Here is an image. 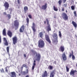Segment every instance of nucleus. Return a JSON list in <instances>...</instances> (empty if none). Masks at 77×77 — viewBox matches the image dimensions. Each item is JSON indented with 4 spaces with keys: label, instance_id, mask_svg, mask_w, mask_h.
Listing matches in <instances>:
<instances>
[{
    "label": "nucleus",
    "instance_id": "7ed1b4c3",
    "mask_svg": "<svg viewBox=\"0 0 77 77\" xmlns=\"http://www.w3.org/2000/svg\"><path fill=\"white\" fill-rule=\"evenodd\" d=\"M46 20L47 22V24L48 25V26L46 27L47 28L46 30L48 31V32H49V31H51V27H50V24H49V21H48V19L47 18Z\"/></svg>",
    "mask_w": 77,
    "mask_h": 77
},
{
    "label": "nucleus",
    "instance_id": "58836bf2",
    "mask_svg": "<svg viewBox=\"0 0 77 77\" xmlns=\"http://www.w3.org/2000/svg\"><path fill=\"white\" fill-rule=\"evenodd\" d=\"M71 8L72 10H74V9H75V8L73 5L71 6Z\"/></svg>",
    "mask_w": 77,
    "mask_h": 77
},
{
    "label": "nucleus",
    "instance_id": "f03ea898",
    "mask_svg": "<svg viewBox=\"0 0 77 77\" xmlns=\"http://www.w3.org/2000/svg\"><path fill=\"white\" fill-rule=\"evenodd\" d=\"M45 46L44 41L42 39H40L38 42V47L39 48H43Z\"/></svg>",
    "mask_w": 77,
    "mask_h": 77
},
{
    "label": "nucleus",
    "instance_id": "e433bc0d",
    "mask_svg": "<svg viewBox=\"0 0 77 77\" xmlns=\"http://www.w3.org/2000/svg\"><path fill=\"white\" fill-rule=\"evenodd\" d=\"M62 0H60L58 1V3L60 5H61V4L62 3Z\"/></svg>",
    "mask_w": 77,
    "mask_h": 77
},
{
    "label": "nucleus",
    "instance_id": "4c0bfd02",
    "mask_svg": "<svg viewBox=\"0 0 77 77\" xmlns=\"http://www.w3.org/2000/svg\"><path fill=\"white\" fill-rule=\"evenodd\" d=\"M73 13L74 14V15L75 17H77V13H76V11H75Z\"/></svg>",
    "mask_w": 77,
    "mask_h": 77
},
{
    "label": "nucleus",
    "instance_id": "37998d69",
    "mask_svg": "<svg viewBox=\"0 0 77 77\" xmlns=\"http://www.w3.org/2000/svg\"><path fill=\"white\" fill-rule=\"evenodd\" d=\"M1 72H4V69L3 68L1 69Z\"/></svg>",
    "mask_w": 77,
    "mask_h": 77
},
{
    "label": "nucleus",
    "instance_id": "c9c22d12",
    "mask_svg": "<svg viewBox=\"0 0 77 77\" xmlns=\"http://www.w3.org/2000/svg\"><path fill=\"white\" fill-rule=\"evenodd\" d=\"M7 15L8 18H9V19H11V15L10 14H7Z\"/></svg>",
    "mask_w": 77,
    "mask_h": 77
},
{
    "label": "nucleus",
    "instance_id": "393cba45",
    "mask_svg": "<svg viewBox=\"0 0 77 77\" xmlns=\"http://www.w3.org/2000/svg\"><path fill=\"white\" fill-rule=\"evenodd\" d=\"M53 9L54 11H58V8H57V7H56L55 6H53Z\"/></svg>",
    "mask_w": 77,
    "mask_h": 77
},
{
    "label": "nucleus",
    "instance_id": "473e14b6",
    "mask_svg": "<svg viewBox=\"0 0 77 77\" xmlns=\"http://www.w3.org/2000/svg\"><path fill=\"white\" fill-rule=\"evenodd\" d=\"M5 42V45L7 46H8V45H9V43H8V41H6Z\"/></svg>",
    "mask_w": 77,
    "mask_h": 77
},
{
    "label": "nucleus",
    "instance_id": "c03bdc74",
    "mask_svg": "<svg viewBox=\"0 0 77 77\" xmlns=\"http://www.w3.org/2000/svg\"><path fill=\"white\" fill-rule=\"evenodd\" d=\"M64 10H65V9L64 8V7H63L62 8L61 11L63 12L64 11Z\"/></svg>",
    "mask_w": 77,
    "mask_h": 77
},
{
    "label": "nucleus",
    "instance_id": "ea45409f",
    "mask_svg": "<svg viewBox=\"0 0 77 77\" xmlns=\"http://www.w3.org/2000/svg\"><path fill=\"white\" fill-rule=\"evenodd\" d=\"M28 17L30 19H32V15L31 14H29L28 15Z\"/></svg>",
    "mask_w": 77,
    "mask_h": 77
},
{
    "label": "nucleus",
    "instance_id": "f257e3e1",
    "mask_svg": "<svg viewBox=\"0 0 77 77\" xmlns=\"http://www.w3.org/2000/svg\"><path fill=\"white\" fill-rule=\"evenodd\" d=\"M32 52L33 53L34 56L35 54V58H36L35 60L38 62H39L41 60V54L39 53H37L36 52L34 51H32Z\"/></svg>",
    "mask_w": 77,
    "mask_h": 77
},
{
    "label": "nucleus",
    "instance_id": "de8ad7c7",
    "mask_svg": "<svg viewBox=\"0 0 77 77\" xmlns=\"http://www.w3.org/2000/svg\"><path fill=\"white\" fill-rule=\"evenodd\" d=\"M64 5V6L65 7H66V6H67V4H65Z\"/></svg>",
    "mask_w": 77,
    "mask_h": 77
},
{
    "label": "nucleus",
    "instance_id": "ddd939ff",
    "mask_svg": "<svg viewBox=\"0 0 77 77\" xmlns=\"http://www.w3.org/2000/svg\"><path fill=\"white\" fill-rule=\"evenodd\" d=\"M47 8V4L46 3L45 5H43L42 6V7H40V8L43 10H45Z\"/></svg>",
    "mask_w": 77,
    "mask_h": 77
},
{
    "label": "nucleus",
    "instance_id": "6ab92c4d",
    "mask_svg": "<svg viewBox=\"0 0 77 77\" xmlns=\"http://www.w3.org/2000/svg\"><path fill=\"white\" fill-rule=\"evenodd\" d=\"M32 65L33 66L32 67V70H34V69H35V67L36 66V60H34V63L32 64Z\"/></svg>",
    "mask_w": 77,
    "mask_h": 77
},
{
    "label": "nucleus",
    "instance_id": "5701e85b",
    "mask_svg": "<svg viewBox=\"0 0 77 77\" xmlns=\"http://www.w3.org/2000/svg\"><path fill=\"white\" fill-rule=\"evenodd\" d=\"M26 72L23 71V72H21L22 73V75H25L26 74H28L29 72V70L28 69H26Z\"/></svg>",
    "mask_w": 77,
    "mask_h": 77
},
{
    "label": "nucleus",
    "instance_id": "6e6552de",
    "mask_svg": "<svg viewBox=\"0 0 77 77\" xmlns=\"http://www.w3.org/2000/svg\"><path fill=\"white\" fill-rule=\"evenodd\" d=\"M62 15L63 18L64 20H68V17L67 14H66L65 13L63 12Z\"/></svg>",
    "mask_w": 77,
    "mask_h": 77
},
{
    "label": "nucleus",
    "instance_id": "5fc2aeb1",
    "mask_svg": "<svg viewBox=\"0 0 77 77\" xmlns=\"http://www.w3.org/2000/svg\"><path fill=\"white\" fill-rule=\"evenodd\" d=\"M25 77H29V75H27Z\"/></svg>",
    "mask_w": 77,
    "mask_h": 77
},
{
    "label": "nucleus",
    "instance_id": "a211bd4d",
    "mask_svg": "<svg viewBox=\"0 0 77 77\" xmlns=\"http://www.w3.org/2000/svg\"><path fill=\"white\" fill-rule=\"evenodd\" d=\"M23 30H24V26L23 25L20 29V32H23Z\"/></svg>",
    "mask_w": 77,
    "mask_h": 77
},
{
    "label": "nucleus",
    "instance_id": "49530a36",
    "mask_svg": "<svg viewBox=\"0 0 77 77\" xmlns=\"http://www.w3.org/2000/svg\"><path fill=\"white\" fill-rule=\"evenodd\" d=\"M4 40L5 42H6V41H7V40H6V38H4Z\"/></svg>",
    "mask_w": 77,
    "mask_h": 77
},
{
    "label": "nucleus",
    "instance_id": "9d476101",
    "mask_svg": "<svg viewBox=\"0 0 77 77\" xmlns=\"http://www.w3.org/2000/svg\"><path fill=\"white\" fill-rule=\"evenodd\" d=\"M56 73V70L54 69L51 72L49 77H54Z\"/></svg>",
    "mask_w": 77,
    "mask_h": 77
},
{
    "label": "nucleus",
    "instance_id": "2f4dec72",
    "mask_svg": "<svg viewBox=\"0 0 77 77\" xmlns=\"http://www.w3.org/2000/svg\"><path fill=\"white\" fill-rule=\"evenodd\" d=\"M17 2L19 5H20V4H21V3H22V2H21V1H20V0H17Z\"/></svg>",
    "mask_w": 77,
    "mask_h": 77
},
{
    "label": "nucleus",
    "instance_id": "dca6fc26",
    "mask_svg": "<svg viewBox=\"0 0 77 77\" xmlns=\"http://www.w3.org/2000/svg\"><path fill=\"white\" fill-rule=\"evenodd\" d=\"M11 77H16L17 75H16V73L15 72H11Z\"/></svg>",
    "mask_w": 77,
    "mask_h": 77
},
{
    "label": "nucleus",
    "instance_id": "13d9d810",
    "mask_svg": "<svg viewBox=\"0 0 77 77\" xmlns=\"http://www.w3.org/2000/svg\"><path fill=\"white\" fill-rule=\"evenodd\" d=\"M54 63H56V61H54Z\"/></svg>",
    "mask_w": 77,
    "mask_h": 77
},
{
    "label": "nucleus",
    "instance_id": "3c124183",
    "mask_svg": "<svg viewBox=\"0 0 77 77\" xmlns=\"http://www.w3.org/2000/svg\"><path fill=\"white\" fill-rule=\"evenodd\" d=\"M3 15H6V13L5 12H4L3 14Z\"/></svg>",
    "mask_w": 77,
    "mask_h": 77
},
{
    "label": "nucleus",
    "instance_id": "412c9836",
    "mask_svg": "<svg viewBox=\"0 0 77 77\" xmlns=\"http://www.w3.org/2000/svg\"><path fill=\"white\" fill-rule=\"evenodd\" d=\"M60 50L61 51L63 52L65 51V47L63 46H61L60 48Z\"/></svg>",
    "mask_w": 77,
    "mask_h": 77
},
{
    "label": "nucleus",
    "instance_id": "09e8293b",
    "mask_svg": "<svg viewBox=\"0 0 77 77\" xmlns=\"http://www.w3.org/2000/svg\"><path fill=\"white\" fill-rule=\"evenodd\" d=\"M26 54H24V56L25 57H26Z\"/></svg>",
    "mask_w": 77,
    "mask_h": 77
},
{
    "label": "nucleus",
    "instance_id": "4be33fe9",
    "mask_svg": "<svg viewBox=\"0 0 77 77\" xmlns=\"http://www.w3.org/2000/svg\"><path fill=\"white\" fill-rule=\"evenodd\" d=\"M72 24H73V26H74V27L75 28H76L77 27V23H76L74 21H72Z\"/></svg>",
    "mask_w": 77,
    "mask_h": 77
},
{
    "label": "nucleus",
    "instance_id": "6e6d98bb",
    "mask_svg": "<svg viewBox=\"0 0 77 77\" xmlns=\"http://www.w3.org/2000/svg\"><path fill=\"white\" fill-rule=\"evenodd\" d=\"M21 74H20V73H19V76H20V75H21Z\"/></svg>",
    "mask_w": 77,
    "mask_h": 77
},
{
    "label": "nucleus",
    "instance_id": "052dcab7",
    "mask_svg": "<svg viewBox=\"0 0 77 77\" xmlns=\"http://www.w3.org/2000/svg\"><path fill=\"white\" fill-rule=\"evenodd\" d=\"M44 33H45V31H44Z\"/></svg>",
    "mask_w": 77,
    "mask_h": 77
},
{
    "label": "nucleus",
    "instance_id": "0eeeda50",
    "mask_svg": "<svg viewBox=\"0 0 77 77\" xmlns=\"http://www.w3.org/2000/svg\"><path fill=\"white\" fill-rule=\"evenodd\" d=\"M12 40L13 44L15 45L17 43L18 38L17 36H15L12 38Z\"/></svg>",
    "mask_w": 77,
    "mask_h": 77
},
{
    "label": "nucleus",
    "instance_id": "423d86ee",
    "mask_svg": "<svg viewBox=\"0 0 77 77\" xmlns=\"http://www.w3.org/2000/svg\"><path fill=\"white\" fill-rule=\"evenodd\" d=\"M45 39L46 41L49 43V44H51V40L50 39V37L49 35H48L47 34H46L45 35Z\"/></svg>",
    "mask_w": 77,
    "mask_h": 77
},
{
    "label": "nucleus",
    "instance_id": "72a5a7b5",
    "mask_svg": "<svg viewBox=\"0 0 77 77\" xmlns=\"http://www.w3.org/2000/svg\"><path fill=\"white\" fill-rule=\"evenodd\" d=\"M66 68L67 72H68L69 70V69L68 68V67L67 66H66Z\"/></svg>",
    "mask_w": 77,
    "mask_h": 77
},
{
    "label": "nucleus",
    "instance_id": "864d4df0",
    "mask_svg": "<svg viewBox=\"0 0 77 77\" xmlns=\"http://www.w3.org/2000/svg\"><path fill=\"white\" fill-rule=\"evenodd\" d=\"M9 11H12V8H11L9 9Z\"/></svg>",
    "mask_w": 77,
    "mask_h": 77
},
{
    "label": "nucleus",
    "instance_id": "1a4fd4ad",
    "mask_svg": "<svg viewBox=\"0 0 77 77\" xmlns=\"http://www.w3.org/2000/svg\"><path fill=\"white\" fill-rule=\"evenodd\" d=\"M4 6L5 8V10H8L9 7V4L7 2H5L4 4Z\"/></svg>",
    "mask_w": 77,
    "mask_h": 77
},
{
    "label": "nucleus",
    "instance_id": "c85d7f7f",
    "mask_svg": "<svg viewBox=\"0 0 77 77\" xmlns=\"http://www.w3.org/2000/svg\"><path fill=\"white\" fill-rule=\"evenodd\" d=\"M72 60H75V56L74 55H73V51H72Z\"/></svg>",
    "mask_w": 77,
    "mask_h": 77
},
{
    "label": "nucleus",
    "instance_id": "c756f323",
    "mask_svg": "<svg viewBox=\"0 0 77 77\" xmlns=\"http://www.w3.org/2000/svg\"><path fill=\"white\" fill-rule=\"evenodd\" d=\"M26 21L27 23V24H29V18L27 17L26 19Z\"/></svg>",
    "mask_w": 77,
    "mask_h": 77
},
{
    "label": "nucleus",
    "instance_id": "9b49d317",
    "mask_svg": "<svg viewBox=\"0 0 77 77\" xmlns=\"http://www.w3.org/2000/svg\"><path fill=\"white\" fill-rule=\"evenodd\" d=\"M77 71L76 70H72L70 72V75H72V76H74L75 75V73H77Z\"/></svg>",
    "mask_w": 77,
    "mask_h": 77
},
{
    "label": "nucleus",
    "instance_id": "4d7b16f0",
    "mask_svg": "<svg viewBox=\"0 0 77 77\" xmlns=\"http://www.w3.org/2000/svg\"><path fill=\"white\" fill-rule=\"evenodd\" d=\"M44 24H46V21H44Z\"/></svg>",
    "mask_w": 77,
    "mask_h": 77
},
{
    "label": "nucleus",
    "instance_id": "f704fd0d",
    "mask_svg": "<svg viewBox=\"0 0 77 77\" xmlns=\"http://www.w3.org/2000/svg\"><path fill=\"white\" fill-rule=\"evenodd\" d=\"M7 52L9 53V47H7Z\"/></svg>",
    "mask_w": 77,
    "mask_h": 77
},
{
    "label": "nucleus",
    "instance_id": "603ef678",
    "mask_svg": "<svg viewBox=\"0 0 77 77\" xmlns=\"http://www.w3.org/2000/svg\"><path fill=\"white\" fill-rule=\"evenodd\" d=\"M23 66H22L21 67V69L22 70H23Z\"/></svg>",
    "mask_w": 77,
    "mask_h": 77
},
{
    "label": "nucleus",
    "instance_id": "bf43d9fd",
    "mask_svg": "<svg viewBox=\"0 0 77 77\" xmlns=\"http://www.w3.org/2000/svg\"><path fill=\"white\" fill-rule=\"evenodd\" d=\"M66 12H67L68 11H67V10H66Z\"/></svg>",
    "mask_w": 77,
    "mask_h": 77
},
{
    "label": "nucleus",
    "instance_id": "bb28decb",
    "mask_svg": "<svg viewBox=\"0 0 77 77\" xmlns=\"http://www.w3.org/2000/svg\"><path fill=\"white\" fill-rule=\"evenodd\" d=\"M53 66L51 65L49 66L48 67V69L50 70H51L53 69Z\"/></svg>",
    "mask_w": 77,
    "mask_h": 77
},
{
    "label": "nucleus",
    "instance_id": "4468645a",
    "mask_svg": "<svg viewBox=\"0 0 77 77\" xmlns=\"http://www.w3.org/2000/svg\"><path fill=\"white\" fill-rule=\"evenodd\" d=\"M48 76V73L47 71H45L44 73L42 75V77H47Z\"/></svg>",
    "mask_w": 77,
    "mask_h": 77
},
{
    "label": "nucleus",
    "instance_id": "20e7f679",
    "mask_svg": "<svg viewBox=\"0 0 77 77\" xmlns=\"http://www.w3.org/2000/svg\"><path fill=\"white\" fill-rule=\"evenodd\" d=\"M53 38H54L55 40L54 41V42H58V36L57 34L56 33H54V35H52Z\"/></svg>",
    "mask_w": 77,
    "mask_h": 77
},
{
    "label": "nucleus",
    "instance_id": "f8f14e48",
    "mask_svg": "<svg viewBox=\"0 0 77 77\" xmlns=\"http://www.w3.org/2000/svg\"><path fill=\"white\" fill-rule=\"evenodd\" d=\"M62 57L63 60L64 61L66 60L67 58H66V56L65 52H64L62 54Z\"/></svg>",
    "mask_w": 77,
    "mask_h": 77
},
{
    "label": "nucleus",
    "instance_id": "aec40b11",
    "mask_svg": "<svg viewBox=\"0 0 77 77\" xmlns=\"http://www.w3.org/2000/svg\"><path fill=\"white\" fill-rule=\"evenodd\" d=\"M24 12L26 14V12L28 11V10H29V8H28V7L27 6H25L24 7Z\"/></svg>",
    "mask_w": 77,
    "mask_h": 77
},
{
    "label": "nucleus",
    "instance_id": "a18cd8bd",
    "mask_svg": "<svg viewBox=\"0 0 77 77\" xmlns=\"http://www.w3.org/2000/svg\"><path fill=\"white\" fill-rule=\"evenodd\" d=\"M2 42V38H1V36H0V44Z\"/></svg>",
    "mask_w": 77,
    "mask_h": 77
},
{
    "label": "nucleus",
    "instance_id": "7c9ffc66",
    "mask_svg": "<svg viewBox=\"0 0 77 77\" xmlns=\"http://www.w3.org/2000/svg\"><path fill=\"white\" fill-rule=\"evenodd\" d=\"M59 36H60V38H62V33H61V31L59 32Z\"/></svg>",
    "mask_w": 77,
    "mask_h": 77
},
{
    "label": "nucleus",
    "instance_id": "680f3d73",
    "mask_svg": "<svg viewBox=\"0 0 77 77\" xmlns=\"http://www.w3.org/2000/svg\"><path fill=\"white\" fill-rule=\"evenodd\" d=\"M32 46L33 47V45H32Z\"/></svg>",
    "mask_w": 77,
    "mask_h": 77
},
{
    "label": "nucleus",
    "instance_id": "2eb2a0df",
    "mask_svg": "<svg viewBox=\"0 0 77 77\" xmlns=\"http://www.w3.org/2000/svg\"><path fill=\"white\" fill-rule=\"evenodd\" d=\"M7 35L10 38H12V33L10 30H9L7 33Z\"/></svg>",
    "mask_w": 77,
    "mask_h": 77
},
{
    "label": "nucleus",
    "instance_id": "f3484780",
    "mask_svg": "<svg viewBox=\"0 0 77 77\" xmlns=\"http://www.w3.org/2000/svg\"><path fill=\"white\" fill-rule=\"evenodd\" d=\"M32 30L34 32H36V29H35V24L34 23H32Z\"/></svg>",
    "mask_w": 77,
    "mask_h": 77
},
{
    "label": "nucleus",
    "instance_id": "79ce46f5",
    "mask_svg": "<svg viewBox=\"0 0 77 77\" xmlns=\"http://www.w3.org/2000/svg\"><path fill=\"white\" fill-rule=\"evenodd\" d=\"M22 66L23 67H26V66H27V65H26V64H23L22 65Z\"/></svg>",
    "mask_w": 77,
    "mask_h": 77
},
{
    "label": "nucleus",
    "instance_id": "a878e982",
    "mask_svg": "<svg viewBox=\"0 0 77 77\" xmlns=\"http://www.w3.org/2000/svg\"><path fill=\"white\" fill-rule=\"evenodd\" d=\"M39 35L40 37L41 38H42V37H43V34H42V32H41L39 33Z\"/></svg>",
    "mask_w": 77,
    "mask_h": 77
},
{
    "label": "nucleus",
    "instance_id": "b1692460",
    "mask_svg": "<svg viewBox=\"0 0 77 77\" xmlns=\"http://www.w3.org/2000/svg\"><path fill=\"white\" fill-rule=\"evenodd\" d=\"M2 34L4 36H6V29L4 28Z\"/></svg>",
    "mask_w": 77,
    "mask_h": 77
},
{
    "label": "nucleus",
    "instance_id": "8fccbe9b",
    "mask_svg": "<svg viewBox=\"0 0 77 77\" xmlns=\"http://www.w3.org/2000/svg\"><path fill=\"white\" fill-rule=\"evenodd\" d=\"M63 2H64V3H65L66 2V0H63Z\"/></svg>",
    "mask_w": 77,
    "mask_h": 77
},
{
    "label": "nucleus",
    "instance_id": "a19ab883",
    "mask_svg": "<svg viewBox=\"0 0 77 77\" xmlns=\"http://www.w3.org/2000/svg\"><path fill=\"white\" fill-rule=\"evenodd\" d=\"M70 54L69 55V58H71V56H72V54L70 53Z\"/></svg>",
    "mask_w": 77,
    "mask_h": 77
},
{
    "label": "nucleus",
    "instance_id": "cd10ccee",
    "mask_svg": "<svg viewBox=\"0 0 77 77\" xmlns=\"http://www.w3.org/2000/svg\"><path fill=\"white\" fill-rule=\"evenodd\" d=\"M9 68H10V66H7V67H5V71L6 72H8V69L7 68H8L9 69Z\"/></svg>",
    "mask_w": 77,
    "mask_h": 77
},
{
    "label": "nucleus",
    "instance_id": "39448f33",
    "mask_svg": "<svg viewBox=\"0 0 77 77\" xmlns=\"http://www.w3.org/2000/svg\"><path fill=\"white\" fill-rule=\"evenodd\" d=\"M14 25L15 26V30H17L19 26V22L18 21V20L14 21Z\"/></svg>",
    "mask_w": 77,
    "mask_h": 77
}]
</instances>
